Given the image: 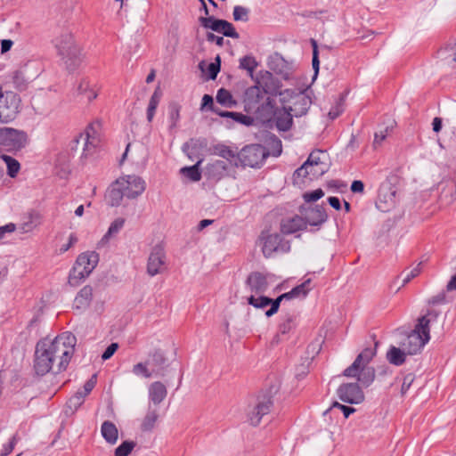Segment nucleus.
Returning a JSON list of instances; mask_svg holds the SVG:
<instances>
[{"label": "nucleus", "instance_id": "34", "mask_svg": "<svg viewBox=\"0 0 456 456\" xmlns=\"http://www.w3.org/2000/svg\"><path fill=\"white\" fill-rule=\"evenodd\" d=\"M125 224V219L122 217H118L115 219L110 225L107 232L102 236L101 240L98 243V247H102L106 245L110 239L115 235H117L120 230L123 228Z\"/></svg>", "mask_w": 456, "mask_h": 456}, {"label": "nucleus", "instance_id": "11", "mask_svg": "<svg viewBox=\"0 0 456 456\" xmlns=\"http://www.w3.org/2000/svg\"><path fill=\"white\" fill-rule=\"evenodd\" d=\"M311 278L306 279L303 283L293 288L290 291L280 295L275 299L271 298V307L265 312L267 317L275 314L280 308L281 302L284 299L304 298L311 291Z\"/></svg>", "mask_w": 456, "mask_h": 456}, {"label": "nucleus", "instance_id": "54", "mask_svg": "<svg viewBox=\"0 0 456 456\" xmlns=\"http://www.w3.org/2000/svg\"><path fill=\"white\" fill-rule=\"evenodd\" d=\"M269 144L271 147V151H269L270 154H272L274 157H278L281 154L282 145L281 141L279 138L275 136L273 138H271Z\"/></svg>", "mask_w": 456, "mask_h": 456}, {"label": "nucleus", "instance_id": "39", "mask_svg": "<svg viewBox=\"0 0 456 456\" xmlns=\"http://www.w3.org/2000/svg\"><path fill=\"white\" fill-rule=\"evenodd\" d=\"M77 92L84 95L88 102H92L97 97V92L91 87L89 80L83 78L77 86Z\"/></svg>", "mask_w": 456, "mask_h": 456}, {"label": "nucleus", "instance_id": "9", "mask_svg": "<svg viewBox=\"0 0 456 456\" xmlns=\"http://www.w3.org/2000/svg\"><path fill=\"white\" fill-rule=\"evenodd\" d=\"M282 101H286V96H289L287 104L283 106L287 107V110H290L295 117H301L305 115L312 105V99L305 94L304 91L298 93H293L289 90H286L281 93Z\"/></svg>", "mask_w": 456, "mask_h": 456}, {"label": "nucleus", "instance_id": "3", "mask_svg": "<svg viewBox=\"0 0 456 456\" xmlns=\"http://www.w3.org/2000/svg\"><path fill=\"white\" fill-rule=\"evenodd\" d=\"M378 342L375 343V346ZM376 354V347H366L355 358L354 362L348 366L343 375L347 378L357 379L361 387H369L375 379V369L369 363Z\"/></svg>", "mask_w": 456, "mask_h": 456}, {"label": "nucleus", "instance_id": "28", "mask_svg": "<svg viewBox=\"0 0 456 456\" xmlns=\"http://www.w3.org/2000/svg\"><path fill=\"white\" fill-rule=\"evenodd\" d=\"M216 155L227 160L231 166L239 167L240 151L232 150L231 147L224 144H217L214 147Z\"/></svg>", "mask_w": 456, "mask_h": 456}, {"label": "nucleus", "instance_id": "5", "mask_svg": "<svg viewBox=\"0 0 456 456\" xmlns=\"http://www.w3.org/2000/svg\"><path fill=\"white\" fill-rule=\"evenodd\" d=\"M99 262V254L95 251L81 253L69 273V281L77 285L80 281L88 277Z\"/></svg>", "mask_w": 456, "mask_h": 456}, {"label": "nucleus", "instance_id": "63", "mask_svg": "<svg viewBox=\"0 0 456 456\" xmlns=\"http://www.w3.org/2000/svg\"><path fill=\"white\" fill-rule=\"evenodd\" d=\"M96 384V374H94L84 385L82 395L86 397Z\"/></svg>", "mask_w": 456, "mask_h": 456}, {"label": "nucleus", "instance_id": "32", "mask_svg": "<svg viewBox=\"0 0 456 456\" xmlns=\"http://www.w3.org/2000/svg\"><path fill=\"white\" fill-rule=\"evenodd\" d=\"M125 198L120 184H117V180L110 185L106 196L108 204L111 207H118L121 205L122 200Z\"/></svg>", "mask_w": 456, "mask_h": 456}, {"label": "nucleus", "instance_id": "30", "mask_svg": "<svg viewBox=\"0 0 456 456\" xmlns=\"http://www.w3.org/2000/svg\"><path fill=\"white\" fill-rule=\"evenodd\" d=\"M93 299V288L91 286L83 287L74 300V305L77 309H86Z\"/></svg>", "mask_w": 456, "mask_h": 456}, {"label": "nucleus", "instance_id": "50", "mask_svg": "<svg viewBox=\"0 0 456 456\" xmlns=\"http://www.w3.org/2000/svg\"><path fill=\"white\" fill-rule=\"evenodd\" d=\"M135 446L136 443L134 441H124L115 449L114 456H128Z\"/></svg>", "mask_w": 456, "mask_h": 456}, {"label": "nucleus", "instance_id": "17", "mask_svg": "<svg viewBox=\"0 0 456 456\" xmlns=\"http://www.w3.org/2000/svg\"><path fill=\"white\" fill-rule=\"evenodd\" d=\"M339 399L346 403L358 404L364 401V393L357 382L344 383L338 388Z\"/></svg>", "mask_w": 456, "mask_h": 456}, {"label": "nucleus", "instance_id": "14", "mask_svg": "<svg viewBox=\"0 0 456 456\" xmlns=\"http://www.w3.org/2000/svg\"><path fill=\"white\" fill-rule=\"evenodd\" d=\"M199 21L203 28L221 33L224 37L234 39H238L240 37V35L235 30L233 25L225 20L216 19L213 16H210L200 17Z\"/></svg>", "mask_w": 456, "mask_h": 456}, {"label": "nucleus", "instance_id": "43", "mask_svg": "<svg viewBox=\"0 0 456 456\" xmlns=\"http://www.w3.org/2000/svg\"><path fill=\"white\" fill-rule=\"evenodd\" d=\"M86 396L82 395V391H77L73 396H71L67 402L66 413L69 411L74 413L77 409L84 403Z\"/></svg>", "mask_w": 456, "mask_h": 456}, {"label": "nucleus", "instance_id": "1", "mask_svg": "<svg viewBox=\"0 0 456 456\" xmlns=\"http://www.w3.org/2000/svg\"><path fill=\"white\" fill-rule=\"evenodd\" d=\"M77 343L71 332H63L51 340L47 338L39 340L36 346L34 370L39 376H44L54 368L56 372L66 370L74 354Z\"/></svg>", "mask_w": 456, "mask_h": 456}, {"label": "nucleus", "instance_id": "8", "mask_svg": "<svg viewBox=\"0 0 456 456\" xmlns=\"http://www.w3.org/2000/svg\"><path fill=\"white\" fill-rule=\"evenodd\" d=\"M269 155V150L261 144L246 145L240 151L239 166L259 167Z\"/></svg>", "mask_w": 456, "mask_h": 456}, {"label": "nucleus", "instance_id": "36", "mask_svg": "<svg viewBox=\"0 0 456 456\" xmlns=\"http://www.w3.org/2000/svg\"><path fill=\"white\" fill-rule=\"evenodd\" d=\"M227 164L224 160H215L208 164L206 167L208 175L212 178H220L227 172Z\"/></svg>", "mask_w": 456, "mask_h": 456}, {"label": "nucleus", "instance_id": "31", "mask_svg": "<svg viewBox=\"0 0 456 456\" xmlns=\"http://www.w3.org/2000/svg\"><path fill=\"white\" fill-rule=\"evenodd\" d=\"M101 434L104 440L110 444H115L118 439V430L116 425L110 420L102 422Z\"/></svg>", "mask_w": 456, "mask_h": 456}, {"label": "nucleus", "instance_id": "18", "mask_svg": "<svg viewBox=\"0 0 456 456\" xmlns=\"http://www.w3.org/2000/svg\"><path fill=\"white\" fill-rule=\"evenodd\" d=\"M273 277L270 273L253 272L248 276L246 286L251 292V295H261L267 291Z\"/></svg>", "mask_w": 456, "mask_h": 456}, {"label": "nucleus", "instance_id": "19", "mask_svg": "<svg viewBox=\"0 0 456 456\" xmlns=\"http://www.w3.org/2000/svg\"><path fill=\"white\" fill-rule=\"evenodd\" d=\"M314 151L310 152L307 159L293 174V184L299 189H305L311 185L313 178L311 172L314 169Z\"/></svg>", "mask_w": 456, "mask_h": 456}, {"label": "nucleus", "instance_id": "7", "mask_svg": "<svg viewBox=\"0 0 456 456\" xmlns=\"http://www.w3.org/2000/svg\"><path fill=\"white\" fill-rule=\"evenodd\" d=\"M28 143L26 132L12 127H0V148L8 152L20 151Z\"/></svg>", "mask_w": 456, "mask_h": 456}, {"label": "nucleus", "instance_id": "48", "mask_svg": "<svg viewBox=\"0 0 456 456\" xmlns=\"http://www.w3.org/2000/svg\"><path fill=\"white\" fill-rule=\"evenodd\" d=\"M28 221L22 224L21 229L23 232H28L35 229L37 225L40 224V215L38 213L33 212L30 213L28 216Z\"/></svg>", "mask_w": 456, "mask_h": 456}, {"label": "nucleus", "instance_id": "16", "mask_svg": "<svg viewBox=\"0 0 456 456\" xmlns=\"http://www.w3.org/2000/svg\"><path fill=\"white\" fill-rule=\"evenodd\" d=\"M98 127L99 125L97 124ZM100 140L97 133V129L94 124H90L85 130L84 133H81L76 139L74 142L77 145L82 143L83 145V156L87 157L92 155L94 152L96 146L98 145Z\"/></svg>", "mask_w": 456, "mask_h": 456}, {"label": "nucleus", "instance_id": "23", "mask_svg": "<svg viewBox=\"0 0 456 456\" xmlns=\"http://www.w3.org/2000/svg\"><path fill=\"white\" fill-rule=\"evenodd\" d=\"M267 65L276 74L281 75L285 79L289 78L291 66L279 53H273L268 57Z\"/></svg>", "mask_w": 456, "mask_h": 456}, {"label": "nucleus", "instance_id": "44", "mask_svg": "<svg viewBox=\"0 0 456 456\" xmlns=\"http://www.w3.org/2000/svg\"><path fill=\"white\" fill-rule=\"evenodd\" d=\"M271 302V298L264 296V294L261 295H250V297H248V305L254 306L257 309H263L269 305Z\"/></svg>", "mask_w": 456, "mask_h": 456}, {"label": "nucleus", "instance_id": "61", "mask_svg": "<svg viewBox=\"0 0 456 456\" xmlns=\"http://www.w3.org/2000/svg\"><path fill=\"white\" fill-rule=\"evenodd\" d=\"M17 442H18V436H17V435H14L11 438L10 442L7 444H4L1 456H7V455H9L12 452V450L14 449Z\"/></svg>", "mask_w": 456, "mask_h": 456}, {"label": "nucleus", "instance_id": "38", "mask_svg": "<svg viewBox=\"0 0 456 456\" xmlns=\"http://www.w3.org/2000/svg\"><path fill=\"white\" fill-rule=\"evenodd\" d=\"M332 106L328 111V117L330 120H334L343 112L345 95L343 94H340L338 97L332 95Z\"/></svg>", "mask_w": 456, "mask_h": 456}, {"label": "nucleus", "instance_id": "37", "mask_svg": "<svg viewBox=\"0 0 456 456\" xmlns=\"http://www.w3.org/2000/svg\"><path fill=\"white\" fill-rule=\"evenodd\" d=\"M440 315V312L435 309L428 310V313L419 317L418 319V323L416 324L419 328L424 330L426 333L430 332L429 325L430 323L436 322Z\"/></svg>", "mask_w": 456, "mask_h": 456}, {"label": "nucleus", "instance_id": "22", "mask_svg": "<svg viewBox=\"0 0 456 456\" xmlns=\"http://www.w3.org/2000/svg\"><path fill=\"white\" fill-rule=\"evenodd\" d=\"M289 248L287 242H284L281 236L277 233L269 234L265 238L262 247L265 257H271L275 252H284Z\"/></svg>", "mask_w": 456, "mask_h": 456}, {"label": "nucleus", "instance_id": "40", "mask_svg": "<svg viewBox=\"0 0 456 456\" xmlns=\"http://www.w3.org/2000/svg\"><path fill=\"white\" fill-rule=\"evenodd\" d=\"M158 418H159L158 411L156 409H151V407H149L148 411L141 424L142 430V431H151L155 427Z\"/></svg>", "mask_w": 456, "mask_h": 456}, {"label": "nucleus", "instance_id": "42", "mask_svg": "<svg viewBox=\"0 0 456 456\" xmlns=\"http://www.w3.org/2000/svg\"><path fill=\"white\" fill-rule=\"evenodd\" d=\"M202 159H200L195 165L191 167H184L181 168V173L187 176L192 182H198L201 179V172L200 171V165Z\"/></svg>", "mask_w": 456, "mask_h": 456}, {"label": "nucleus", "instance_id": "64", "mask_svg": "<svg viewBox=\"0 0 456 456\" xmlns=\"http://www.w3.org/2000/svg\"><path fill=\"white\" fill-rule=\"evenodd\" d=\"M118 343H111L103 352L102 354V359L103 361L109 360L118 350Z\"/></svg>", "mask_w": 456, "mask_h": 456}, {"label": "nucleus", "instance_id": "24", "mask_svg": "<svg viewBox=\"0 0 456 456\" xmlns=\"http://www.w3.org/2000/svg\"><path fill=\"white\" fill-rule=\"evenodd\" d=\"M255 82L256 85L254 86H259V89H262L272 96L276 94L278 85L273 75L270 71H259L256 77Z\"/></svg>", "mask_w": 456, "mask_h": 456}, {"label": "nucleus", "instance_id": "52", "mask_svg": "<svg viewBox=\"0 0 456 456\" xmlns=\"http://www.w3.org/2000/svg\"><path fill=\"white\" fill-rule=\"evenodd\" d=\"M232 15L235 21H248L249 19V10L246 7L236 5L233 8Z\"/></svg>", "mask_w": 456, "mask_h": 456}, {"label": "nucleus", "instance_id": "60", "mask_svg": "<svg viewBox=\"0 0 456 456\" xmlns=\"http://www.w3.org/2000/svg\"><path fill=\"white\" fill-rule=\"evenodd\" d=\"M294 325V320L293 317L290 315H288L283 322L280 324V331L282 334L288 333L291 330Z\"/></svg>", "mask_w": 456, "mask_h": 456}, {"label": "nucleus", "instance_id": "51", "mask_svg": "<svg viewBox=\"0 0 456 456\" xmlns=\"http://www.w3.org/2000/svg\"><path fill=\"white\" fill-rule=\"evenodd\" d=\"M257 62L252 56H245L240 59V67L248 71L250 77H253V71L256 68Z\"/></svg>", "mask_w": 456, "mask_h": 456}, {"label": "nucleus", "instance_id": "27", "mask_svg": "<svg viewBox=\"0 0 456 456\" xmlns=\"http://www.w3.org/2000/svg\"><path fill=\"white\" fill-rule=\"evenodd\" d=\"M331 167V159L327 150L315 148V175L322 176Z\"/></svg>", "mask_w": 456, "mask_h": 456}, {"label": "nucleus", "instance_id": "35", "mask_svg": "<svg viewBox=\"0 0 456 456\" xmlns=\"http://www.w3.org/2000/svg\"><path fill=\"white\" fill-rule=\"evenodd\" d=\"M406 354H408L403 347L391 346L387 352V359L389 363L400 366L405 362Z\"/></svg>", "mask_w": 456, "mask_h": 456}, {"label": "nucleus", "instance_id": "41", "mask_svg": "<svg viewBox=\"0 0 456 456\" xmlns=\"http://www.w3.org/2000/svg\"><path fill=\"white\" fill-rule=\"evenodd\" d=\"M216 99L218 103L227 108L236 105V101L233 100L232 94L224 88H220L217 91Z\"/></svg>", "mask_w": 456, "mask_h": 456}, {"label": "nucleus", "instance_id": "15", "mask_svg": "<svg viewBox=\"0 0 456 456\" xmlns=\"http://www.w3.org/2000/svg\"><path fill=\"white\" fill-rule=\"evenodd\" d=\"M397 202L396 188L390 183H384L380 185L376 201V207L382 212H388L393 209Z\"/></svg>", "mask_w": 456, "mask_h": 456}, {"label": "nucleus", "instance_id": "20", "mask_svg": "<svg viewBox=\"0 0 456 456\" xmlns=\"http://www.w3.org/2000/svg\"><path fill=\"white\" fill-rule=\"evenodd\" d=\"M166 254L162 247L155 246L148 258L147 273L151 276L161 273L165 269Z\"/></svg>", "mask_w": 456, "mask_h": 456}, {"label": "nucleus", "instance_id": "33", "mask_svg": "<svg viewBox=\"0 0 456 456\" xmlns=\"http://www.w3.org/2000/svg\"><path fill=\"white\" fill-rule=\"evenodd\" d=\"M455 46V43L450 42L437 52V58L440 60V61L452 69H454V61H452V58L454 57Z\"/></svg>", "mask_w": 456, "mask_h": 456}, {"label": "nucleus", "instance_id": "47", "mask_svg": "<svg viewBox=\"0 0 456 456\" xmlns=\"http://www.w3.org/2000/svg\"><path fill=\"white\" fill-rule=\"evenodd\" d=\"M132 372L137 377L144 379L154 378L147 362H138L133 366Z\"/></svg>", "mask_w": 456, "mask_h": 456}, {"label": "nucleus", "instance_id": "58", "mask_svg": "<svg viewBox=\"0 0 456 456\" xmlns=\"http://www.w3.org/2000/svg\"><path fill=\"white\" fill-rule=\"evenodd\" d=\"M421 265L422 262L419 263L416 267H414L412 270H411L403 279V284L402 286L406 285L408 282H410L413 278L417 277L420 272H421Z\"/></svg>", "mask_w": 456, "mask_h": 456}, {"label": "nucleus", "instance_id": "45", "mask_svg": "<svg viewBox=\"0 0 456 456\" xmlns=\"http://www.w3.org/2000/svg\"><path fill=\"white\" fill-rule=\"evenodd\" d=\"M2 159L6 163L8 175L12 178L15 177L20 168L19 161L12 157L4 154L2 155Z\"/></svg>", "mask_w": 456, "mask_h": 456}, {"label": "nucleus", "instance_id": "25", "mask_svg": "<svg viewBox=\"0 0 456 456\" xmlns=\"http://www.w3.org/2000/svg\"><path fill=\"white\" fill-rule=\"evenodd\" d=\"M307 224L314 225V223L310 220H305L299 216H295L293 217L283 219L281 224V230L282 233L291 234L303 230L306 227Z\"/></svg>", "mask_w": 456, "mask_h": 456}, {"label": "nucleus", "instance_id": "56", "mask_svg": "<svg viewBox=\"0 0 456 456\" xmlns=\"http://www.w3.org/2000/svg\"><path fill=\"white\" fill-rule=\"evenodd\" d=\"M216 62H211L208 66V78L216 79L220 71V57H216Z\"/></svg>", "mask_w": 456, "mask_h": 456}, {"label": "nucleus", "instance_id": "12", "mask_svg": "<svg viewBox=\"0 0 456 456\" xmlns=\"http://www.w3.org/2000/svg\"><path fill=\"white\" fill-rule=\"evenodd\" d=\"M430 335L417 325L400 343V346L410 355L416 354L429 341Z\"/></svg>", "mask_w": 456, "mask_h": 456}, {"label": "nucleus", "instance_id": "29", "mask_svg": "<svg viewBox=\"0 0 456 456\" xmlns=\"http://www.w3.org/2000/svg\"><path fill=\"white\" fill-rule=\"evenodd\" d=\"M167 395L166 386L159 381H155L149 387V398L155 405L159 404Z\"/></svg>", "mask_w": 456, "mask_h": 456}, {"label": "nucleus", "instance_id": "55", "mask_svg": "<svg viewBox=\"0 0 456 456\" xmlns=\"http://www.w3.org/2000/svg\"><path fill=\"white\" fill-rule=\"evenodd\" d=\"M232 119L237 123H240V124H242L245 126H251L254 122L253 118H251L250 116H248V115H244L240 112H233Z\"/></svg>", "mask_w": 456, "mask_h": 456}, {"label": "nucleus", "instance_id": "6", "mask_svg": "<svg viewBox=\"0 0 456 456\" xmlns=\"http://www.w3.org/2000/svg\"><path fill=\"white\" fill-rule=\"evenodd\" d=\"M273 401L269 392L261 393L250 399L247 415L252 426H257L262 418L271 411Z\"/></svg>", "mask_w": 456, "mask_h": 456}, {"label": "nucleus", "instance_id": "13", "mask_svg": "<svg viewBox=\"0 0 456 456\" xmlns=\"http://www.w3.org/2000/svg\"><path fill=\"white\" fill-rule=\"evenodd\" d=\"M125 198L133 200L139 197L146 188L145 182L137 175H126L117 179Z\"/></svg>", "mask_w": 456, "mask_h": 456}, {"label": "nucleus", "instance_id": "53", "mask_svg": "<svg viewBox=\"0 0 456 456\" xmlns=\"http://www.w3.org/2000/svg\"><path fill=\"white\" fill-rule=\"evenodd\" d=\"M328 219L326 209L322 206L315 205V226L324 223Z\"/></svg>", "mask_w": 456, "mask_h": 456}, {"label": "nucleus", "instance_id": "57", "mask_svg": "<svg viewBox=\"0 0 456 456\" xmlns=\"http://www.w3.org/2000/svg\"><path fill=\"white\" fill-rule=\"evenodd\" d=\"M12 82L18 89H23L26 86V78L23 72L16 70L12 74Z\"/></svg>", "mask_w": 456, "mask_h": 456}, {"label": "nucleus", "instance_id": "62", "mask_svg": "<svg viewBox=\"0 0 456 456\" xmlns=\"http://www.w3.org/2000/svg\"><path fill=\"white\" fill-rule=\"evenodd\" d=\"M414 379H415V377L412 373H408L407 375L404 376L403 384H402V387H401L402 395L406 394V392L411 387L412 382L414 381Z\"/></svg>", "mask_w": 456, "mask_h": 456}, {"label": "nucleus", "instance_id": "46", "mask_svg": "<svg viewBox=\"0 0 456 456\" xmlns=\"http://www.w3.org/2000/svg\"><path fill=\"white\" fill-rule=\"evenodd\" d=\"M336 410H340L346 419H347L352 413L355 411L354 407L344 405L336 402L330 409L323 412V416L326 417L327 415L333 413Z\"/></svg>", "mask_w": 456, "mask_h": 456}, {"label": "nucleus", "instance_id": "59", "mask_svg": "<svg viewBox=\"0 0 456 456\" xmlns=\"http://www.w3.org/2000/svg\"><path fill=\"white\" fill-rule=\"evenodd\" d=\"M388 130L389 126H386L384 129H380L379 132L375 133L373 141V146L375 148L379 146L382 143V142L386 139Z\"/></svg>", "mask_w": 456, "mask_h": 456}, {"label": "nucleus", "instance_id": "21", "mask_svg": "<svg viewBox=\"0 0 456 456\" xmlns=\"http://www.w3.org/2000/svg\"><path fill=\"white\" fill-rule=\"evenodd\" d=\"M153 377H163L166 370L168 367L167 359L164 353L158 349L155 350L149 355V359L146 361Z\"/></svg>", "mask_w": 456, "mask_h": 456}, {"label": "nucleus", "instance_id": "49", "mask_svg": "<svg viewBox=\"0 0 456 456\" xmlns=\"http://www.w3.org/2000/svg\"><path fill=\"white\" fill-rule=\"evenodd\" d=\"M159 101H160V95L159 94V93L157 91H155L150 99L149 105L147 108V119L149 122H151V120L155 115V111L159 103Z\"/></svg>", "mask_w": 456, "mask_h": 456}, {"label": "nucleus", "instance_id": "10", "mask_svg": "<svg viewBox=\"0 0 456 456\" xmlns=\"http://www.w3.org/2000/svg\"><path fill=\"white\" fill-rule=\"evenodd\" d=\"M20 98L12 91H6L0 99V123L7 124L15 119L20 112Z\"/></svg>", "mask_w": 456, "mask_h": 456}, {"label": "nucleus", "instance_id": "26", "mask_svg": "<svg viewBox=\"0 0 456 456\" xmlns=\"http://www.w3.org/2000/svg\"><path fill=\"white\" fill-rule=\"evenodd\" d=\"M293 113L287 110L286 106H283L281 110H276L274 108V114L273 118L275 119L276 127L281 131H288L292 126Z\"/></svg>", "mask_w": 456, "mask_h": 456}, {"label": "nucleus", "instance_id": "4", "mask_svg": "<svg viewBox=\"0 0 456 456\" xmlns=\"http://www.w3.org/2000/svg\"><path fill=\"white\" fill-rule=\"evenodd\" d=\"M58 54L64 61L69 70H74L80 61V49L74 41L70 32H63L53 40Z\"/></svg>", "mask_w": 456, "mask_h": 456}, {"label": "nucleus", "instance_id": "2", "mask_svg": "<svg viewBox=\"0 0 456 456\" xmlns=\"http://www.w3.org/2000/svg\"><path fill=\"white\" fill-rule=\"evenodd\" d=\"M273 97L259 89V86H250L244 94L245 110L256 116L262 122L270 121L274 114Z\"/></svg>", "mask_w": 456, "mask_h": 456}]
</instances>
